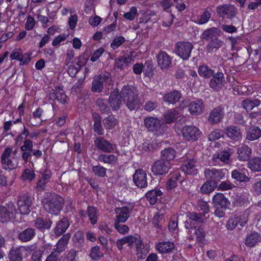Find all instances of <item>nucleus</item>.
<instances>
[{"label": "nucleus", "mask_w": 261, "mask_h": 261, "mask_svg": "<svg viewBox=\"0 0 261 261\" xmlns=\"http://www.w3.org/2000/svg\"><path fill=\"white\" fill-rule=\"evenodd\" d=\"M126 243H127L128 246L130 248L134 246H136V255L138 258L143 259L145 258L148 252L144 249V245L139 235L127 236L121 239H118L116 241L117 247L120 251L122 249L123 245Z\"/></svg>", "instance_id": "nucleus-1"}, {"label": "nucleus", "mask_w": 261, "mask_h": 261, "mask_svg": "<svg viewBox=\"0 0 261 261\" xmlns=\"http://www.w3.org/2000/svg\"><path fill=\"white\" fill-rule=\"evenodd\" d=\"M120 94L123 101L130 111L138 108V92L136 89L128 85L124 86Z\"/></svg>", "instance_id": "nucleus-2"}, {"label": "nucleus", "mask_w": 261, "mask_h": 261, "mask_svg": "<svg viewBox=\"0 0 261 261\" xmlns=\"http://www.w3.org/2000/svg\"><path fill=\"white\" fill-rule=\"evenodd\" d=\"M213 203L215 208L214 214L219 218L225 216V211L229 208L230 203L228 199L222 193L214 195Z\"/></svg>", "instance_id": "nucleus-3"}, {"label": "nucleus", "mask_w": 261, "mask_h": 261, "mask_svg": "<svg viewBox=\"0 0 261 261\" xmlns=\"http://www.w3.org/2000/svg\"><path fill=\"white\" fill-rule=\"evenodd\" d=\"M64 204L62 197L55 193L51 194V197L44 202V207L46 211L51 214L57 215Z\"/></svg>", "instance_id": "nucleus-4"}, {"label": "nucleus", "mask_w": 261, "mask_h": 261, "mask_svg": "<svg viewBox=\"0 0 261 261\" xmlns=\"http://www.w3.org/2000/svg\"><path fill=\"white\" fill-rule=\"evenodd\" d=\"M145 127L157 136L164 133L166 126L161 123L160 119L154 117H147L144 120Z\"/></svg>", "instance_id": "nucleus-5"}, {"label": "nucleus", "mask_w": 261, "mask_h": 261, "mask_svg": "<svg viewBox=\"0 0 261 261\" xmlns=\"http://www.w3.org/2000/svg\"><path fill=\"white\" fill-rule=\"evenodd\" d=\"M11 153L12 148L7 147L1 155V163L5 169L13 170L17 166L18 159L12 156Z\"/></svg>", "instance_id": "nucleus-6"}, {"label": "nucleus", "mask_w": 261, "mask_h": 261, "mask_svg": "<svg viewBox=\"0 0 261 261\" xmlns=\"http://www.w3.org/2000/svg\"><path fill=\"white\" fill-rule=\"evenodd\" d=\"M111 80L110 74L108 72L101 73L95 76L92 82L91 91L93 92H101L104 86Z\"/></svg>", "instance_id": "nucleus-7"}, {"label": "nucleus", "mask_w": 261, "mask_h": 261, "mask_svg": "<svg viewBox=\"0 0 261 261\" xmlns=\"http://www.w3.org/2000/svg\"><path fill=\"white\" fill-rule=\"evenodd\" d=\"M193 45L189 42H177L175 47L176 54L184 60H187L190 57Z\"/></svg>", "instance_id": "nucleus-8"}, {"label": "nucleus", "mask_w": 261, "mask_h": 261, "mask_svg": "<svg viewBox=\"0 0 261 261\" xmlns=\"http://www.w3.org/2000/svg\"><path fill=\"white\" fill-rule=\"evenodd\" d=\"M184 138L191 142L197 141L201 136V132L198 128L194 125H186L181 129Z\"/></svg>", "instance_id": "nucleus-9"}, {"label": "nucleus", "mask_w": 261, "mask_h": 261, "mask_svg": "<svg viewBox=\"0 0 261 261\" xmlns=\"http://www.w3.org/2000/svg\"><path fill=\"white\" fill-rule=\"evenodd\" d=\"M225 172L226 171L223 169L209 168L204 170V175L206 179L215 182L217 185V182L224 177Z\"/></svg>", "instance_id": "nucleus-10"}, {"label": "nucleus", "mask_w": 261, "mask_h": 261, "mask_svg": "<svg viewBox=\"0 0 261 261\" xmlns=\"http://www.w3.org/2000/svg\"><path fill=\"white\" fill-rule=\"evenodd\" d=\"M16 213L14 205L10 202L6 206H0V222H7L14 217Z\"/></svg>", "instance_id": "nucleus-11"}, {"label": "nucleus", "mask_w": 261, "mask_h": 261, "mask_svg": "<svg viewBox=\"0 0 261 261\" xmlns=\"http://www.w3.org/2000/svg\"><path fill=\"white\" fill-rule=\"evenodd\" d=\"M187 215L189 218V220L185 222V227L187 229L192 228L195 227V224L203 223L207 219L203 213L200 212H188Z\"/></svg>", "instance_id": "nucleus-12"}, {"label": "nucleus", "mask_w": 261, "mask_h": 261, "mask_svg": "<svg viewBox=\"0 0 261 261\" xmlns=\"http://www.w3.org/2000/svg\"><path fill=\"white\" fill-rule=\"evenodd\" d=\"M31 205V198L28 195L26 194H23L18 197V210L20 214L23 215L29 214L31 212L30 207Z\"/></svg>", "instance_id": "nucleus-13"}, {"label": "nucleus", "mask_w": 261, "mask_h": 261, "mask_svg": "<svg viewBox=\"0 0 261 261\" xmlns=\"http://www.w3.org/2000/svg\"><path fill=\"white\" fill-rule=\"evenodd\" d=\"M224 115V107L222 106H219L215 108L210 113L207 121L211 125L216 124L222 121Z\"/></svg>", "instance_id": "nucleus-14"}, {"label": "nucleus", "mask_w": 261, "mask_h": 261, "mask_svg": "<svg viewBox=\"0 0 261 261\" xmlns=\"http://www.w3.org/2000/svg\"><path fill=\"white\" fill-rule=\"evenodd\" d=\"M157 64L162 70H167L171 65L172 59L165 51L160 50L156 55Z\"/></svg>", "instance_id": "nucleus-15"}, {"label": "nucleus", "mask_w": 261, "mask_h": 261, "mask_svg": "<svg viewBox=\"0 0 261 261\" xmlns=\"http://www.w3.org/2000/svg\"><path fill=\"white\" fill-rule=\"evenodd\" d=\"M209 83L210 87L215 91H219L226 83L224 74L221 72H214Z\"/></svg>", "instance_id": "nucleus-16"}, {"label": "nucleus", "mask_w": 261, "mask_h": 261, "mask_svg": "<svg viewBox=\"0 0 261 261\" xmlns=\"http://www.w3.org/2000/svg\"><path fill=\"white\" fill-rule=\"evenodd\" d=\"M170 167V163L160 160L152 165L151 170L154 175H163L167 173Z\"/></svg>", "instance_id": "nucleus-17"}, {"label": "nucleus", "mask_w": 261, "mask_h": 261, "mask_svg": "<svg viewBox=\"0 0 261 261\" xmlns=\"http://www.w3.org/2000/svg\"><path fill=\"white\" fill-rule=\"evenodd\" d=\"M95 147L105 152H112L115 149V145L102 137H96L94 140Z\"/></svg>", "instance_id": "nucleus-18"}, {"label": "nucleus", "mask_w": 261, "mask_h": 261, "mask_svg": "<svg viewBox=\"0 0 261 261\" xmlns=\"http://www.w3.org/2000/svg\"><path fill=\"white\" fill-rule=\"evenodd\" d=\"M133 181L136 186L140 188H144L147 187V174L143 169L136 170L133 175Z\"/></svg>", "instance_id": "nucleus-19"}, {"label": "nucleus", "mask_w": 261, "mask_h": 261, "mask_svg": "<svg viewBox=\"0 0 261 261\" xmlns=\"http://www.w3.org/2000/svg\"><path fill=\"white\" fill-rule=\"evenodd\" d=\"M217 13L223 17L231 19L236 16L237 10L232 5H225L218 7Z\"/></svg>", "instance_id": "nucleus-20"}, {"label": "nucleus", "mask_w": 261, "mask_h": 261, "mask_svg": "<svg viewBox=\"0 0 261 261\" xmlns=\"http://www.w3.org/2000/svg\"><path fill=\"white\" fill-rule=\"evenodd\" d=\"M48 98L50 100H57L60 103L64 104L66 102L67 96L63 90L59 87L50 91L48 94Z\"/></svg>", "instance_id": "nucleus-21"}, {"label": "nucleus", "mask_w": 261, "mask_h": 261, "mask_svg": "<svg viewBox=\"0 0 261 261\" xmlns=\"http://www.w3.org/2000/svg\"><path fill=\"white\" fill-rule=\"evenodd\" d=\"M227 137L234 141H239L242 138L240 128L234 125H230L225 129Z\"/></svg>", "instance_id": "nucleus-22"}, {"label": "nucleus", "mask_w": 261, "mask_h": 261, "mask_svg": "<svg viewBox=\"0 0 261 261\" xmlns=\"http://www.w3.org/2000/svg\"><path fill=\"white\" fill-rule=\"evenodd\" d=\"M238 159L240 161H248L252 154V149L247 145L243 144L237 149Z\"/></svg>", "instance_id": "nucleus-23"}, {"label": "nucleus", "mask_w": 261, "mask_h": 261, "mask_svg": "<svg viewBox=\"0 0 261 261\" xmlns=\"http://www.w3.org/2000/svg\"><path fill=\"white\" fill-rule=\"evenodd\" d=\"M196 161L191 159L186 161L181 166V170L187 175H195L198 173Z\"/></svg>", "instance_id": "nucleus-24"}, {"label": "nucleus", "mask_w": 261, "mask_h": 261, "mask_svg": "<svg viewBox=\"0 0 261 261\" xmlns=\"http://www.w3.org/2000/svg\"><path fill=\"white\" fill-rule=\"evenodd\" d=\"M34 228L29 227L18 232L17 238L22 242H28L31 241L36 236Z\"/></svg>", "instance_id": "nucleus-25"}, {"label": "nucleus", "mask_w": 261, "mask_h": 261, "mask_svg": "<svg viewBox=\"0 0 261 261\" xmlns=\"http://www.w3.org/2000/svg\"><path fill=\"white\" fill-rule=\"evenodd\" d=\"M70 237L71 236L69 233L64 234L57 243L56 248H54L53 252L59 254L65 251Z\"/></svg>", "instance_id": "nucleus-26"}, {"label": "nucleus", "mask_w": 261, "mask_h": 261, "mask_svg": "<svg viewBox=\"0 0 261 261\" xmlns=\"http://www.w3.org/2000/svg\"><path fill=\"white\" fill-rule=\"evenodd\" d=\"M261 103V95H257L253 99L247 98L242 102V107L247 111H251L254 107L259 106Z\"/></svg>", "instance_id": "nucleus-27"}, {"label": "nucleus", "mask_w": 261, "mask_h": 261, "mask_svg": "<svg viewBox=\"0 0 261 261\" xmlns=\"http://www.w3.org/2000/svg\"><path fill=\"white\" fill-rule=\"evenodd\" d=\"M230 152L226 150L221 151L217 153H215L213 157V164L214 165H216L217 163L219 164L218 161L225 164H228L230 162Z\"/></svg>", "instance_id": "nucleus-28"}, {"label": "nucleus", "mask_w": 261, "mask_h": 261, "mask_svg": "<svg viewBox=\"0 0 261 261\" xmlns=\"http://www.w3.org/2000/svg\"><path fill=\"white\" fill-rule=\"evenodd\" d=\"M70 225L67 218L64 217L57 223L54 228V233L56 236L59 237L63 234L68 229Z\"/></svg>", "instance_id": "nucleus-29"}, {"label": "nucleus", "mask_w": 261, "mask_h": 261, "mask_svg": "<svg viewBox=\"0 0 261 261\" xmlns=\"http://www.w3.org/2000/svg\"><path fill=\"white\" fill-rule=\"evenodd\" d=\"M204 108L203 101L201 99H197L191 102L189 105V109L192 115L200 114Z\"/></svg>", "instance_id": "nucleus-30"}, {"label": "nucleus", "mask_w": 261, "mask_h": 261, "mask_svg": "<svg viewBox=\"0 0 261 261\" xmlns=\"http://www.w3.org/2000/svg\"><path fill=\"white\" fill-rule=\"evenodd\" d=\"M132 208L128 206H124L117 209V213L118 215L116 216V219L114 222L124 223L129 217L130 212Z\"/></svg>", "instance_id": "nucleus-31"}, {"label": "nucleus", "mask_w": 261, "mask_h": 261, "mask_svg": "<svg viewBox=\"0 0 261 261\" xmlns=\"http://www.w3.org/2000/svg\"><path fill=\"white\" fill-rule=\"evenodd\" d=\"M133 61L134 59L129 56H121L115 60V67L121 70L131 64Z\"/></svg>", "instance_id": "nucleus-32"}, {"label": "nucleus", "mask_w": 261, "mask_h": 261, "mask_svg": "<svg viewBox=\"0 0 261 261\" xmlns=\"http://www.w3.org/2000/svg\"><path fill=\"white\" fill-rule=\"evenodd\" d=\"M121 96L118 91H114L109 97V104L112 110L115 111L119 109L121 105Z\"/></svg>", "instance_id": "nucleus-33"}, {"label": "nucleus", "mask_w": 261, "mask_h": 261, "mask_svg": "<svg viewBox=\"0 0 261 261\" xmlns=\"http://www.w3.org/2000/svg\"><path fill=\"white\" fill-rule=\"evenodd\" d=\"M260 241V234L256 232L253 231L247 236L245 243L247 247H253Z\"/></svg>", "instance_id": "nucleus-34"}, {"label": "nucleus", "mask_w": 261, "mask_h": 261, "mask_svg": "<svg viewBox=\"0 0 261 261\" xmlns=\"http://www.w3.org/2000/svg\"><path fill=\"white\" fill-rule=\"evenodd\" d=\"M247 167L252 172L261 171V157H253L250 159Z\"/></svg>", "instance_id": "nucleus-35"}, {"label": "nucleus", "mask_w": 261, "mask_h": 261, "mask_svg": "<svg viewBox=\"0 0 261 261\" xmlns=\"http://www.w3.org/2000/svg\"><path fill=\"white\" fill-rule=\"evenodd\" d=\"M92 116L94 120V131L98 135H102L104 134V129L101 125V117L96 113H93Z\"/></svg>", "instance_id": "nucleus-36"}, {"label": "nucleus", "mask_w": 261, "mask_h": 261, "mask_svg": "<svg viewBox=\"0 0 261 261\" xmlns=\"http://www.w3.org/2000/svg\"><path fill=\"white\" fill-rule=\"evenodd\" d=\"M25 251L23 247L12 248L9 252L10 261H21L22 253Z\"/></svg>", "instance_id": "nucleus-37"}, {"label": "nucleus", "mask_w": 261, "mask_h": 261, "mask_svg": "<svg viewBox=\"0 0 261 261\" xmlns=\"http://www.w3.org/2000/svg\"><path fill=\"white\" fill-rule=\"evenodd\" d=\"M220 35V31L217 28L213 27L205 30L202 33V38L207 41H211L216 39Z\"/></svg>", "instance_id": "nucleus-38"}, {"label": "nucleus", "mask_w": 261, "mask_h": 261, "mask_svg": "<svg viewBox=\"0 0 261 261\" xmlns=\"http://www.w3.org/2000/svg\"><path fill=\"white\" fill-rule=\"evenodd\" d=\"M101 162L111 165H116L118 162V157L113 154H101L98 157Z\"/></svg>", "instance_id": "nucleus-39"}, {"label": "nucleus", "mask_w": 261, "mask_h": 261, "mask_svg": "<svg viewBox=\"0 0 261 261\" xmlns=\"http://www.w3.org/2000/svg\"><path fill=\"white\" fill-rule=\"evenodd\" d=\"M261 137V129L256 126H252L247 133L246 139L249 141H254Z\"/></svg>", "instance_id": "nucleus-40"}, {"label": "nucleus", "mask_w": 261, "mask_h": 261, "mask_svg": "<svg viewBox=\"0 0 261 261\" xmlns=\"http://www.w3.org/2000/svg\"><path fill=\"white\" fill-rule=\"evenodd\" d=\"M162 192L158 189H154L148 191L146 194V198L149 203L153 205L154 204L159 197L161 198Z\"/></svg>", "instance_id": "nucleus-41"}, {"label": "nucleus", "mask_w": 261, "mask_h": 261, "mask_svg": "<svg viewBox=\"0 0 261 261\" xmlns=\"http://www.w3.org/2000/svg\"><path fill=\"white\" fill-rule=\"evenodd\" d=\"M179 117V112L178 111L174 109L168 111L164 115V121L167 124H171L173 123Z\"/></svg>", "instance_id": "nucleus-42"}, {"label": "nucleus", "mask_w": 261, "mask_h": 261, "mask_svg": "<svg viewBox=\"0 0 261 261\" xmlns=\"http://www.w3.org/2000/svg\"><path fill=\"white\" fill-rule=\"evenodd\" d=\"M181 98V94L178 91L168 93L163 97L164 100L169 103L174 104L178 102Z\"/></svg>", "instance_id": "nucleus-43"}, {"label": "nucleus", "mask_w": 261, "mask_h": 261, "mask_svg": "<svg viewBox=\"0 0 261 261\" xmlns=\"http://www.w3.org/2000/svg\"><path fill=\"white\" fill-rule=\"evenodd\" d=\"M162 160L169 162L173 160L176 155L175 149L171 147H168L163 150L161 152Z\"/></svg>", "instance_id": "nucleus-44"}, {"label": "nucleus", "mask_w": 261, "mask_h": 261, "mask_svg": "<svg viewBox=\"0 0 261 261\" xmlns=\"http://www.w3.org/2000/svg\"><path fill=\"white\" fill-rule=\"evenodd\" d=\"M156 248L160 253H167L172 251L174 245L170 242H160L157 244Z\"/></svg>", "instance_id": "nucleus-45"}, {"label": "nucleus", "mask_w": 261, "mask_h": 261, "mask_svg": "<svg viewBox=\"0 0 261 261\" xmlns=\"http://www.w3.org/2000/svg\"><path fill=\"white\" fill-rule=\"evenodd\" d=\"M198 72L201 77L209 79L214 74V70H212L207 65L202 64L199 67Z\"/></svg>", "instance_id": "nucleus-46"}, {"label": "nucleus", "mask_w": 261, "mask_h": 261, "mask_svg": "<svg viewBox=\"0 0 261 261\" xmlns=\"http://www.w3.org/2000/svg\"><path fill=\"white\" fill-rule=\"evenodd\" d=\"M35 226L40 230L50 228L52 222L49 219L43 220L41 218H37L35 220Z\"/></svg>", "instance_id": "nucleus-47"}, {"label": "nucleus", "mask_w": 261, "mask_h": 261, "mask_svg": "<svg viewBox=\"0 0 261 261\" xmlns=\"http://www.w3.org/2000/svg\"><path fill=\"white\" fill-rule=\"evenodd\" d=\"M105 127L107 129H112L118 124V121L113 116L110 115L103 120Z\"/></svg>", "instance_id": "nucleus-48"}, {"label": "nucleus", "mask_w": 261, "mask_h": 261, "mask_svg": "<svg viewBox=\"0 0 261 261\" xmlns=\"http://www.w3.org/2000/svg\"><path fill=\"white\" fill-rule=\"evenodd\" d=\"M223 44V42L217 38L209 41L206 46L207 51L212 53L214 49H218Z\"/></svg>", "instance_id": "nucleus-49"}, {"label": "nucleus", "mask_w": 261, "mask_h": 261, "mask_svg": "<svg viewBox=\"0 0 261 261\" xmlns=\"http://www.w3.org/2000/svg\"><path fill=\"white\" fill-rule=\"evenodd\" d=\"M231 177L232 178L240 182H249L251 180V178L249 177L245 174L239 172L237 170H234L231 172Z\"/></svg>", "instance_id": "nucleus-50"}, {"label": "nucleus", "mask_w": 261, "mask_h": 261, "mask_svg": "<svg viewBox=\"0 0 261 261\" xmlns=\"http://www.w3.org/2000/svg\"><path fill=\"white\" fill-rule=\"evenodd\" d=\"M252 191L256 195L261 194V177L258 175L255 176L252 179Z\"/></svg>", "instance_id": "nucleus-51"}, {"label": "nucleus", "mask_w": 261, "mask_h": 261, "mask_svg": "<svg viewBox=\"0 0 261 261\" xmlns=\"http://www.w3.org/2000/svg\"><path fill=\"white\" fill-rule=\"evenodd\" d=\"M217 185L215 182L210 180L204 183L200 188V192L203 194H208L212 192L217 187Z\"/></svg>", "instance_id": "nucleus-52"}, {"label": "nucleus", "mask_w": 261, "mask_h": 261, "mask_svg": "<svg viewBox=\"0 0 261 261\" xmlns=\"http://www.w3.org/2000/svg\"><path fill=\"white\" fill-rule=\"evenodd\" d=\"M87 213L91 224H96L97 221L96 208L93 206H89L87 208Z\"/></svg>", "instance_id": "nucleus-53"}, {"label": "nucleus", "mask_w": 261, "mask_h": 261, "mask_svg": "<svg viewBox=\"0 0 261 261\" xmlns=\"http://www.w3.org/2000/svg\"><path fill=\"white\" fill-rule=\"evenodd\" d=\"M153 67L151 61H147L144 63L143 71L146 76H152L154 74Z\"/></svg>", "instance_id": "nucleus-54"}, {"label": "nucleus", "mask_w": 261, "mask_h": 261, "mask_svg": "<svg viewBox=\"0 0 261 261\" xmlns=\"http://www.w3.org/2000/svg\"><path fill=\"white\" fill-rule=\"evenodd\" d=\"M92 170L95 175L97 176L104 177L106 175V168L100 165L93 166Z\"/></svg>", "instance_id": "nucleus-55"}, {"label": "nucleus", "mask_w": 261, "mask_h": 261, "mask_svg": "<svg viewBox=\"0 0 261 261\" xmlns=\"http://www.w3.org/2000/svg\"><path fill=\"white\" fill-rule=\"evenodd\" d=\"M21 177L22 179L23 180H28L29 181H31L35 178V174L34 171L29 169H25L23 171Z\"/></svg>", "instance_id": "nucleus-56"}, {"label": "nucleus", "mask_w": 261, "mask_h": 261, "mask_svg": "<svg viewBox=\"0 0 261 261\" xmlns=\"http://www.w3.org/2000/svg\"><path fill=\"white\" fill-rule=\"evenodd\" d=\"M90 256L92 259L97 260L103 256V253L100 251L99 247L96 246L91 248Z\"/></svg>", "instance_id": "nucleus-57"}, {"label": "nucleus", "mask_w": 261, "mask_h": 261, "mask_svg": "<svg viewBox=\"0 0 261 261\" xmlns=\"http://www.w3.org/2000/svg\"><path fill=\"white\" fill-rule=\"evenodd\" d=\"M157 144L156 142H152L151 143L148 142H145L140 146L142 149L145 151H151L157 147Z\"/></svg>", "instance_id": "nucleus-58"}, {"label": "nucleus", "mask_w": 261, "mask_h": 261, "mask_svg": "<svg viewBox=\"0 0 261 261\" xmlns=\"http://www.w3.org/2000/svg\"><path fill=\"white\" fill-rule=\"evenodd\" d=\"M96 104L102 113H108L109 112V108L105 100L98 99L96 101Z\"/></svg>", "instance_id": "nucleus-59"}, {"label": "nucleus", "mask_w": 261, "mask_h": 261, "mask_svg": "<svg viewBox=\"0 0 261 261\" xmlns=\"http://www.w3.org/2000/svg\"><path fill=\"white\" fill-rule=\"evenodd\" d=\"M137 14V8L135 7H132L129 12L125 13L123 14V17L127 20L132 21L135 19Z\"/></svg>", "instance_id": "nucleus-60"}, {"label": "nucleus", "mask_w": 261, "mask_h": 261, "mask_svg": "<svg viewBox=\"0 0 261 261\" xmlns=\"http://www.w3.org/2000/svg\"><path fill=\"white\" fill-rule=\"evenodd\" d=\"M125 41V38L123 36H119L113 39L111 43V47L114 49L117 48L122 45Z\"/></svg>", "instance_id": "nucleus-61"}, {"label": "nucleus", "mask_w": 261, "mask_h": 261, "mask_svg": "<svg viewBox=\"0 0 261 261\" xmlns=\"http://www.w3.org/2000/svg\"><path fill=\"white\" fill-rule=\"evenodd\" d=\"M122 223L114 222V227L120 233L124 234L128 232L129 230L128 227Z\"/></svg>", "instance_id": "nucleus-62"}, {"label": "nucleus", "mask_w": 261, "mask_h": 261, "mask_svg": "<svg viewBox=\"0 0 261 261\" xmlns=\"http://www.w3.org/2000/svg\"><path fill=\"white\" fill-rule=\"evenodd\" d=\"M222 135V131L217 129L211 132L208 135V138L210 141H215L220 139Z\"/></svg>", "instance_id": "nucleus-63"}, {"label": "nucleus", "mask_w": 261, "mask_h": 261, "mask_svg": "<svg viewBox=\"0 0 261 261\" xmlns=\"http://www.w3.org/2000/svg\"><path fill=\"white\" fill-rule=\"evenodd\" d=\"M195 233L196 236L197 240L201 242L204 240L205 236V232L203 228L198 227L195 229Z\"/></svg>", "instance_id": "nucleus-64"}]
</instances>
